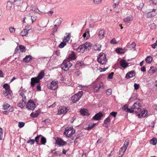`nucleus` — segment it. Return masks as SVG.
Segmentation results:
<instances>
[{
    "label": "nucleus",
    "mask_w": 157,
    "mask_h": 157,
    "mask_svg": "<svg viewBox=\"0 0 157 157\" xmlns=\"http://www.w3.org/2000/svg\"><path fill=\"white\" fill-rule=\"evenodd\" d=\"M147 113V110H143L141 111V113L138 114V116L140 118L144 117L146 116Z\"/></svg>",
    "instance_id": "24"
},
{
    "label": "nucleus",
    "mask_w": 157,
    "mask_h": 157,
    "mask_svg": "<svg viewBox=\"0 0 157 157\" xmlns=\"http://www.w3.org/2000/svg\"><path fill=\"white\" fill-rule=\"evenodd\" d=\"M157 69L156 67H151L150 69L149 70V72L150 73L153 74L156 72Z\"/></svg>",
    "instance_id": "40"
},
{
    "label": "nucleus",
    "mask_w": 157,
    "mask_h": 157,
    "mask_svg": "<svg viewBox=\"0 0 157 157\" xmlns=\"http://www.w3.org/2000/svg\"><path fill=\"white\" fill-rule=\"evenodd\" d=\"M110 122V119L109 117V116L107 118H106L104 121V123H108L109 124V123Z\"/></svg>",
    "instance_id": "50"
},
{
    "label": "nucleus",
    "mask_w": 157,
    "mask_h": 157,
    "mask_svg": "<svg viewBox=\"0 0 157 157\" xmlns=\"http://www.w3.org/2000/svg\"><path fill=\"white\" fill-rule=\"evenodd\" d=\"M103 116L101 112H99L95 114L93 117V119L95 120H99L101 119Z\"/></svg>",
    "instance_id": "16"
},
{
    "label": "nucleus",
    "mask_w": 157,
    "mask_h": 157,
    "mask_svg": "<svg viewBox=\"0 0 157 157\" xmlns=\"http://www.w3.org/2000/svg\"><path fill=\"white\" fill-rule=\"evenodd\" d=\"M3 132L2 129V128H0V140H2L3 139Z\"/></svg>",
    "instance_id": "55"
},
{
    "label": "nucleus",
    "mask_w": 157,
    "mask_h": 157,
    "mask_svg": "<svg viewBox=\"0 0 157 157\" xmlns=\"http://www.w3.org/2000/svg\"><path fill=\"white\" fill-rule=\"evenodd\" d=\"M29 29H25L20 33V34L22 36H27L28 35V32Z\"/></svg>",
    "instance_id": "23"
},
{
    "label": "nucleus",
    "mask_w": 157,
    "mask_h": 157,
    "mask_svg": "<svg viewBox=\"0 0 157 157\" xmlns=\"http://www.w3.org/2000/svg\"><path fill=\"white\" fill-rule=\"evenodd\" d=\"M20 95L22 98V101L24 102H26V98L25 94L21 92L20 93Z\"/></svg>",
    "instance_id": "38"
},
{
    "label": "nucleus",
    "mask_w": 157,
    "mask_h": 157,
    "mask_svg": "<svg viewBox=\"0 0 157 157\" xmlns=\"http://www.w3.org/2000/svg\"><path fill=\"white\" fill-rule=\"evenodd\" d=\"M116 52L119 54H123L124 53L123 49L121 48L116 49Z\"/></svg>",
    "instance_id": "42"
},
{
    "label": "nucleus",
    "mask_w": 157,
    "mask_h": 157,
    "mask_svg": "<svg viewBox=\"0 0 157 157\" xmlns=\"http://www.w3.org/2000/svg\"><path fill=\"white\" fill-rule=\"evenodd\" d=\"M25 123L23 122H19L18 123V126L20 128H21L25 125Z\"/></svg>",
    "instance_id": "54"
},
{
    "label": "nucleus",
    "mask_w": 157,
    "mask_h": 157,
    "mask_svg": "<svg viewBox=\"0 0 157 157\" xmlns=\"http://www.w3.org/2000/svg\"><path fill=\"white\" fill-rule=\"evenodd\" d=\"M68 111V109L66 107H63L58 110V114L59 115L64 114Z\"/></svg>",
    "instance_id": "15"
},
{
    "label": "nucleus",
    "mask_w": 157,
    "mask_h": 157,
    "mask_svg": "<svg viewBox=\"0 0 157 157\" xmlns=\"http://www.w3.org/2000/svg\"><path fill=\"white\" fill-rule=\"evenodd\" d=\"M97 35L98 36V38L100 39H103L104 37L105 34V31L103 29L100 30L97 33Z\"/></svg>",
    "instance_id": "13"
},
{
    "label": "nucleus",
    "mask_w": 157,
    "mask_h": 157,
    "mask_svg": "<svg viewBox=\"0 0 157 157\" xmlns=\"http://www.w3.org/2000/svg\"><path fill=\"white\" fill-rule=\"evenodd\" d=\"M140 104L138 102L135 103L130 108L131 110H133L134 112L138 113L141 110L140 108Z\"/></svg>",
    "instance_id": "7"
},
{
    "label": "nucleus",
    "mask_w": 157,
    "mask_h": 157,
    "mask_svg": "<svg viewBox=\"0 0 157 157\" xmlns=\"http://www.w3.org/2000/svg\"><path fill=\"white\" fill-rule=\"evenodd\" d=\"M35 142V140L33 139H31L30 140L28 141L27 143L30 144H33Z\"/></svg>",
    "instance_id": "61"
},
{
    "label": "nucleus",
    "mask_w": 157,
    "mask_h": 157,
    "mask_svg": "<svg viewBox=\"0 0 157 157\" xmlns=\"http://www.w3.org/2000/svg\"><path fill=\"white\" fill-rule=\"evenodd\" d=\"M76 58V56L75 53L74 52L71 51V53L69 54L68 59H67L69 60V59H71L73 60H75Z\"/></svg>",
    "instance_id": "26"
},
{
    "label": "nucleus",
    "mask_w": 157,
    "mask_h": 157,
    "mask_svg": "<svg viewBox=\"0 0 157 157\" xmlns=\"http://www.w3.org/2000/svg\"><path fill=\"white\" fill-rule=\"evenodd\" d=\"M45 75L44 71H41L40 73L39 74L38 76L37 77V78H38L40 80Z\"/></svg>",
    "instance_id": "33"
},
{
    "label": "nucleus",
    "mask_w": 157,
    "mask_h": 157,
    "mask_svg": "<svg viewBox=\"0 0 157 157\" xmlns=\"http://www.w3.org/2000/svg\"><path fill=\"white\" fill-rule=\"evenodd\" d=\"M112 92V89H109L107 90L106 93L107 95H110L111 94Z\"/></svg>",
    "instance_id": "51"
},
{
    "label": "nucleus",
    "mask_w": 157,
    "mask_h": 157,
    "mask_svg": "<svg viewBox=\"0 0 157 157\" xmlns=\"http://www.w3.org/2000/svg\"><path fill=\"white\" fill-rule=\"evenodd\" d=\"M46 142V138L42 136L41 138V143L42 144H45Z\"/></svg>",
    "instance_id": "47"
},
{
    "label": "nucleus",
    "mask_w": 157,
    "mask_h": 157,
    "mask_svg": "<svg viewBox=\"0 0 157 157\" xmlns=\"http://www.w3.org/2000/svg\"><path fill=\"white\" fill-rule=\"evenodd\" d=\"M40 136H36L35 138V141L38 144H40L39 143V139H40Z\"/></svg>",
    "instance_id": "58"
},
{
    "label": "nucleus",
    "mask_w": 157,
    "mask_h": 157,
    "mask_svg": "<svg viewBox=\"0 0 157 157\" xmlns=\"http://www.w3.org/2000/svg\"><path fill=\"white\" fill-rule=\"evenodd\" d=\"M36 20V18L34 17H33L32 15V13H29L28 15H27L25 16L23 18V22L24 23H27L31 24L33 23Z\"/></svg>",
    "instance_id": "2"
},
{
    "label": "nucleus",
    "mask_w": 157,
    "mask_h": 157,
    "mask_svg": "<svg viewBox=\"0 0 157 157\" xmlns=\"http://www.w3.org/2000/svg\"><path fill=\"white\" fill-rule=\"evenodd\" d=\"M12 6V4L10 1H9L7 3L6 7L9 9Z\"/></svg>",
    "instance_id": "48"
},
{
    "label": "nucleus",
    "mask_w": 157,
    "mask_h": 157,
    "mask_svg": "<svg viewBox=\"0 0 157 157\" xmlns=\"http://www.w3.org/2000/svg\"><path fill=\"white\" fill-rule=\"evenodd\" d=\"M103 83L96 80L94 83V92H98L101 89L104 88Z\"/></svg>",
    "instance_id": "5"
},
{
    "label": "nucleus",
    "mask_w": 157,
    "mask_h": 157,
    "mask_svg": "<svg viewBox=\"0 0 157 157\" xmlns=\"http://www.w3.org/2000/svg\"><path fill=\"white\" fill-rule=\"evenodd\" d=\"M119 3V0H113V7L114 9L117 7Z\"/></svg>",
    "instance_id": "34"
},
{
    "label": "nucleus",
    "mask_w": 157,
    "mask_h": 157,
    "mask_svg": "<svg viewBox=\"0 0 157 157\" xmlns=\"http://www.w3.org/2000/svg\"><path fill=\"white\" fill-rule=\"evenodd\" d=\"M9 30L11 33H14L15 32V29L13 27H10L9 28Z\"/></svg>",
    "instance_id": "52"
},
{
    "label": "nucleus",
    "mask_w": 157,
    "mask_h": 157,
    "mask_svg": "<svg viewBox=\"0 0 157 157\" xmlns=\"http://www.w3.org/2000/svg\"><path fill=\"white\" fill-rule=\"evenodd\" d=\"M150 28L151 29H154L155 28L156 25L154 23H152L150 25Z\"/></svg>",
    "instance_id": "62"
},
{
    "label": "nucleus",
    "mask_w": 157,
    "mask_h": 157,
    "mask_svg": "<svg viewBox=\"0 0 157 157\" xmlns=\"http://www.w3.org/2000/svg\"><path fill=\"white\" fill-rule=\"evenodd\" d=\"M32 57L30 56H26L23 59V61L25 63H28L32 60Z\"/></svg>",
    "instance_id": "29"
},
{
    "label": "nucleus",
    "mask_w": 157,
    "mask_h": 157,
    "mask_svg": "<svg viewBox=\"0 0 157 157\" xmlns=\"http://www.w3.org/2000/svg\"><path fill=\"white\" fill-rule=\"evenodd\" d=\"M66 34L67 35L64 36L63 39V42H67L69 41L70 40L71 37V33H66Z\"/></svg>",
    "instance_id": "19"
},
{
    "label": "nucleus",
    "mask_w": 157,
    "mask_h": 157,
    "mask_svg": "<svg viewBox=\"0 0 157 157\" xmlns=\"http://www.w3.org/2000/svg\"><path fill=\"white\" fill-rule=\"evenodd\" d=\"M75 132V130L73 129V127H67L65 129V131L64 132V134L67 136L70 137L74 134Z\"/></svg>",
    "instance_id": "10"
},
{
    "label": "nucleus",
    "mask_w": 157,
    "mask_h": 157,
    "mask_svg": "<svg viewBox=\"0 0 157 157\" xmlns=\"http://www.w3.org/2000/svg\"><path fill=\"white\" fill-rule=\"evenodd\" d=\"M26 107L28 110H33L36 107V104L33 101L30 100L26 105Z\"/></svg>",
    "instance_id": "11"
},
{
    "label": "nucleus",
    "mask_w": 157,
    "mask_h": 157,
    "mask_svg": "<svg viewBox=\"0 0 157 157\" xmlns=\"http://www.w3.org/2000/svg\"><path fill=\"white\" fill-rule=\"evenodd\" d=\"M58 83L57 81H53L48 85V88L52 90H56L58 88Z\"/></svg>",
    "instance_id": "12"
},
{
    "label": "nucleus",
    "mask_w": 157,
    "mask_h": 157,
    "mask_svg": "<svg viewBox=\"0 0 157 157\" xmlns=\"http://www.w3.org/2000/svg\"><path fill=\"white\" fill-rule=\"evenodd\" d=\"M157 45V40L155 42L151 45L152 48L154 49L156 48Z\"/></svg>",
    "instance_id": "63"
},
{
    "label": "nucleus",
    "mask_w": 157,
    "mask_h": 157,
    "mask_svg": "<svg viewBox=\"0 0 157 157\" xmlns=\"http://www.w3.org/2000/svg\"><path fill=\"white\" fill-rule=\"evenodd\" d=\"M37 90V91H40L41 90V87L40 83L38 84L36 86Z\"/></svg>",
    "instance_id": "64"
},
{
    "label": "nucleus",
    "mask_w": 157,
    "mask_h": 157,
    "mask_svg": "<svg viewBox=\"0 0 157 157\" xmlns=\"http://www.w3.org/2000/svg\"><path fill=\"white\" fill-rule=\"evenodd\" d=\"M129 140H125L124 143V144L123 146L121 147L119 151V154L121 155L119 157H122L123 155L124 154L126 149L128 147L129 144Z\"/></svg>",
    "instance_id": "8"
},
{
    "label": "nucleus",
    "mask_w": 157,
    "mask_h": 157,
    "mask_svg": "<svg viewBox=\"0 0 157 157\" xmlns=\"http://www.w3.org/2000/svg\"><path fill=\"white\" fill-rule=\"evenodd\" d=\"M152 58L151 56H148L146 59L145 61L147 63H150L152 61Z\"/></svg>",
    "instance_id": "39"
},
{
    "label": "nucleus",
    "mask_w": 157,
    "mask_h": 157,
    "mask_svg": "<svg viewBox=\"0 0 157 157\" xmlns=\"http://www.w3.org/2000/svg\"><path fill=\"white\" fill-rule=\"evenodd\" d=\"M101 45L99 44H96L94 45L93 47L95 51H99L101 50Z\"/></svg>",
    "instance_id": "32"
},
{
    "label": "nucleus",
    "mask_w": 157,
    "mask_h": 157,
    "mask_svg": "<svg viewBox=\"0 0 157 157\" xmlns=\"http://www.w3.org/2000/svg\"><path fill=\"white\" fill-rule=\"evenodd\" d=\"M67 44L66 42H62L60 43L59 46V47L60 48H63Z\"/></svg>",
    "instance_id": "46"
},
{
    "label": "nucleus",
    "mask_w": 157,
    "mask_h": 157,
    "mask_svg": "<svg viewBox=\"0 0 157 157\" xmlns=\"http://www.w3.org/2000/svg\"><path fill=\"white\" fill-rule=\"evenodd\" d=\"M40 113L38 111H36L35 113H32L30 114V116L33 117H37L39 115Z\"/></svg>",
    "instance_id": "37"
},
{
    "label": "nucleus",
    "mask_w": 157,
    "mask_h": 157,
    "mask_svg": "<svg viewBox=\"0 0 157 157\" xmlns=\"http://www.w3.org/2000/svg\"><path fill=\"white\" fill-rule=\"evenodd\" d=\"M94 3L96 4H98L101 3V0H94Z\"/></svg>",
    "instance_id": "56"
},
{
    "label": "nucleus",
    "mask_w": 157,
    "mask_h": 157,
    "mask_svg": "<svg viewBox=\"0 0 157 157\" xmlns=\"http://www.w3.org/2000/svg\"><path fill=\"white\" fill-rule=\"evenodd\" d=\"M150 142L151 144L156 145L157 143V140L156 138H154L150 140Z\"/></svg>",
    "instance_id": "36"
},
{
    "label": "nucleus",
    "mask_w": 157,
    "mask_h": 157,
    "mask_svg": "<svg viewBox=\"0 0 157 157\" xmlns=\"http://www.w3.org/2000/svg\"><path fill=\"white\" fill-rule=\"evenodd\" d=\"M136 45L134 42H133L131 44L129 45V48L130 49H135Z\"/></svg>",
    "instance_id": "45"
},
{
    "label": "nucleus",
    "mask_w": 157,
    "mask_h": 157,
    "mask_svg": "<svg viewBox=\"0 0 157 157\" xmlns=\"http://www.w3.org/2000/svg\"><path fill=\"white\" fill-rule=\"evenodd\" d=\"M83 94L82 91H80L76 94L72 96L71 98V100L73 103H76L81 97Z\"/></svg>",
    "instance_id": "9"
},
{
    "label": "nucleus",
    "mask_w": 157,
    "mask_h": 157,
    "mask_svg": "<svg viewBox=\"0 0 157 157\" xmlns=\"http://www.w3.org/2000/svg\"><path fill=\"white\" fill-rule=\"evenodd\" d=\"M135 75V72L134 71L128 72L126 75L125 77L127 79H129Z\"/></svg>",
    "instance_id": "20"
},
{
    "label": "nucleus",
    "mask_w": 157,
    "mask_h": 157,
    "mask_svg": "<svg viewBox=\"0 0 157 157\" xmlns=\"http://www.w3.org/2000/svg\"><path fill=\"white\" fill-rule=\"evenodd\" d=\"M97 60L98 61L102 64H105L107 62V60L106 56L105 54L103 52H101Z\"/></svg>",
    "instance_id": "6"
},
{
    "label": "nucleus",
    "mask_w": 157,
    "mask_h": 157,
    "mask_svg": "<svg viewBox=\"0 0 157 157\" xmlns=\"http://www.w3.org/2000/svg\"><path fill=\"white\" fill-rule=\"evenodd\" d=\"M80 112L81 114L83 116H88L89 115V114L88 112V111L84 109H81L80 110Z\"/></svg>",
    "instance_id": "30"
},
{
    "label": "nucleus",
    "mask_w": 157,
    "mask_h": 157,
    "mask_svg": "<svg viewBox=\"0 0 157 157\" xmlns=\"http://www.w3.org/2000/svg\"><path fill=\"white\" fill-rule=\"evenodd\" d=\"M10 105L7 103H5L3 106V109H7L10 107Z\"/></svg>",
    "instance_id": "44"
},
{
    "label": "nucleus",
    "mask_w": 157,
    "mask_h": 157,
    "mask_svg": "<svg viewBox=\"0 0 157 157\" xmlns=\"http://www.w3.org/2000/svg\"><path fill=\"white\" fill-rule=\"evenodd\" d=\"M72 66V63L68 59L64 60L61 64L62 69L65 71H68Z\"/></svg>",
    "instance_id": "4"
},
{
    "label": "nucleus",
    "mask_w": 157,
    "mask_h": 157,
    "mask_svg": "<svg viewBox=\"0 0 157 157\" xmlns=\"http://www.w3.org/2000/svg\"><path fill=\"white\" fill-rule=\"evenodd\" d=\"M122 109L127 112H128L130 113H133L134 112L133 110H131L130 108H128L127 105H125L123 106Z\"/></svg>",
    "instance_id": "28"
},
{
    "label": "nucleus",
    "mask_w": 157,
    "mask_h": 157,
    "mask_svg": "<svg viewBox=\"0 0 157 157\" xmlns=\"http://www.w3.org/2000/svg\"><path fill=\"white\" fill-rule=\"evenodd\" d=\"M120 66L124 68H125L128 65V63L126 62V60L122 59L120 61Z\"/></svg>",
    "instance_id": "17"
},
{
    "label": "nucleus",
    "mask_w": 157,
    "mask_h": 157,
    "mask_svg": "<svg viewBox=\"0 0 157 157\" xmlns=\"http://www.w3.org/2000/svg\"><path fill=\"white\" fill-rule=\"evenodd\" d=\"M114 74L113 72H112L110 74H109L108 75V78L109 79H112L113 78V75Z\"/></svg>",
    "instance_id": "60"
},
{
    "label": "nucleus",
    "mask_w": 157,
    "mask_h": 157,
    "mask_svg": "<svg viewBox=\"0 0 157 157\" xmlns=\"http://www.w3.org/2000/svg\"><path fill=\"white\" fill-rule=\"evenodd\" d=\"M40 82V80L37 77H33L31 78V86L34 87L35 83H38Z\"/></svg>",
    "instance_id": "14"
},
{
    "label": "nucleus",
    "mask_w": 157,
    "mask_h": 157,
    "mask_svg": "<svg viewBox=\"0 0 157 157\" xmlns=\"http://www.w3.org/2000/svg\"><path fill=\"white\" fill-rule=\"evenodd\" d=\"M4 88L6 91V92H10L11 91L10 89V86L7 83H5L3 85V86Z\"/></svg>",
    "instance_id": "31"
},
{
    "label": "nucleus",
    "mask_w": 157,
    "mask_h": 157,
    "mask_svg": "<svg viewBox=\"0 0 157 157\" xmlns=\"http://www.w3.org/2000/svg\"><path fill=\"white\" fill-rule=\"evenodd\" d=\"M91 44L90 43L86 42L84 44L80 45L77 49L78 52L83 53L89 51L90 48Z\"/></svg>",
    "instance_id": "1"
},
{
    "label": "nucleus",
    "mask_w": 157,
    "mask_h": 157,
    "mask_svg": "<svg viewBox=\"0 0 157 157\" xmlns=\"http://www.w3.org/2000/svg\"><path fill=\"white\" fill-rule=\"evenodd\" d=\"M157 14V10L153 9L149 10L147 9L144 15L147 18H149L153 17L155 16Z\"/></svg>",
    "instance_id": "3"
},
{
    "label": "nucleus",
    "mask_w": 157,
    "mask_h": 157,
    "mask_svg": "<svg viewBox=\"0 0 157 157\" xmlns=\"http://www.w3.org/2000/svg\"><path fill=\"white\" fill-rule=\"evenodd\" d=\"M83 36L84 39L87 40L90 37L89 31L88 29H86L85 32L83 34Z\"/></svg>",
    "instance_id": "27"
},
{
    "label": "nucleus",
    "mask_w": 157,
    "mask_h": 157,
    "mask_svg": "<svg viewBox=\"0 0 157 157\" xmlns=\"http://www.w3.org/2000/svg\"><path fill=\"white\" fill-rule=\"evenodd\" d=\"M19 48L20 51L21 52H24L25 51V47L21 45H20L19 46Z\"/></svg>",
    "instance_id": "43"
},
{
    "label": "nucleus",
    "mask_w": 157,
    "mask_h": 157,
    "mask_svg": "<svg viewBox=\"0 0 157 157\" xmlns=\"http://www.w3.org/2000/svg\"><path fill=\"white\" fill-rule=\"evenodd\" d=\"M62 21L63 20L62 19L59 18L56 19L55 21V24L54 25L55 27H57L58 26H59Z\"/></svg>",
    "instance_id": "22"
},
{
    "label": "nucleus",
    "mask_w": 157,
    "mask_h": 157,
    "mask_svg": "<svg viewBox=\"0 0 157 157\" xmlns=\"http://www.w3.org/2000/svg\"><path fill=\"white\" fill-rule=\"evenodd\" d=\"M11 91L10 92H5L4 93V94L6 97L9 99H10L12 98V96L10 94Z\"/></svg>",
    "instance_id": "41"
},
{
    "label": "nucleus",
    "mask_w": 157,
    "mask_h": 157,
    "mask_svg": "<svg viewBox=\"0 0 157 157\" xmlns=\"http://www.w3.org/2000/svg\"><path fill=\"white\" fill-rule=\"evenodd\" d=\"M56 143L59 145H64L67 144V143L61 139L57 138V139L56 140Z\"/></svg>",
    "instance_id": "18"
},
{
    "label": "nucleus",
    "mask_w": 157,
    "mask_h": 157,
    "mask_svg": "<svg viewBox=\"0 0 157 157\" xmlns=\"http://www.w3.org/2000/svg\"><path fill=\"white\" fill-rule=\"evenodd\" d=\"M110 43L112 44H115L118 43V42L117 41L115 38H113L110 41Z\"/></svg>",
    "instance_id": "53"
},
{
    "label": "nucleus",
    "mask_w": 157,
    "mask_h": 157,
    "mask_svg": "<svg viewBox=\"0 0 157 157\" xmlns=\"http://www.w3.org/2000/svg\"><path fill=\"white\" fill-rule=\"evenodd\" d=\"M134 86L135 89L136 90H137L139 89L140 85L139 84H137L136 83H135L134 84Z\"/></svg>",
    "instance_id": "57"
},
{
    "label": "nucleus",
    "mask_w": 157,
    "mask_h": 157,
    "mask_svg": "<svg viewBox=\"0 0 157 157\" xmlns=\"http://www.w3.org/2000/svg\"><path fill=\"white\" fill-rule=\"evenodd\" d=\"M133 19V17L132 15H129L124 18L123 21L125 23H128Z\"/></svg>",
    "instance_id": "21"
},
{
    "label": "nucleus",
    "mask_w": 157,
    "mask_h": 157,
    "mask_svg": "<svg viewBox=\"0 0 157 157\" xmlns=\"http://www.w3.org/2000/svg\"><path fill=\"white\" fill-rule=\"evenodd\" d=\"M138 9L140 10L142 9L144 6V4L142 0H140L137 2Z\"/></svg>",
    "instance_id": "25"
},
{
    "label": "nucleus",
    "mask_w": 157,
    "mask_h": 157,
    "mask_svg": "<svg viewBox=\"0 0 157 157\" xmlns=\"http://www.w3.org/2000/svg\"><path fill=\"white\" fill-rule=\"evenodd\" d=\"M26 103V102H24L22 100L18 104V106L22 109L24 107Z\"/></svg>",
    "instance_id": "35"
},
{
    "label": "nucleus",
    "mask_w": 157,
    "mask_h": 157,
    "mask_svg": "<svg viewBox=\"0 0 157 157\" xmlns=\"http://www.w3.org/2000/svg\"><path fill=\"white\" fill-rule=\"evenodd\" d=\"M96 124L93 123L91 125H89L88 127L86 128V129L87 130H89L93 128L95 125Z\"/></svg>",
    "instance_id": "49"
},
{
    "label": "nucleus",
    "mask_w": 157,
    "mask_h": 157,
    "mask_svg": "<svg viewBox=\"0 0 157 157\" xmlns=\"http://www.w3.org/2000/svg\"><path fill=\"white\" fill-rule=\"evenodd\" d=\"M117 113V112H112L110 113V115L112 116L113 117H115Z\"/></svg>",
    "instance_id": "59"
}]
</instances>
